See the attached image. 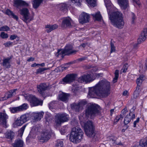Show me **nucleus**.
Returning <instances> with one entry per match:
<instances>
[{"label": "nucleus", "mask_w": 147, "mask_h": 147, "mask_svg": "<svg viewBox=\"0 0 147 147\" xmlns=\"http://www.w3.org/2000/svg\"><path fill=\"white\" fill-rule=\"evenodd\" d=\"M110 83L105 79L100 81L97 84L90 88L88 95L92 98L96 96L107 97L110 94Z\"/></svg>", "instance_id": "nucleus-1"}, {"label": "nucleus", "mask_w": 147, "mask_h": 147, "mask_svg": "<svg viewBox=\"0 0 147 147\" xmlns=\"http://www.w3.org/2000/svg\"><path fill=\"white\" fill-rule=\"evenodd\" d=\"M109 19L112 24L115 27L121 29L123 27L124 22L123 19V15L121 12L114 11L110 14L107 10Z\"/></svg>", "instance_id": "nucleus-2"}, {"label": "nucleus", "mask_w": 147, "mask_h": 147, "mask_svg": "<svg viewBox=\"0 0 147 147\" xmlns=\"http://www.w3.org/2000/svg\"><path fill=\"white\" fill-rule=\"evenodd\" d=\"M85 111L86 117L92 119H94L96 117H100L101 115L99 107L95 104H88Z\"/></svg>", "instance_id": "nucleus-3"}, {"label": "nucleus", "mask_w": 147, "mask_h": 147, "mask_svg": "<svg viewBox=\"0 0 147 147\" xmlns=\"http://www.w3.org/2000/svg\"><path fill=\"white\" fill-rule=\"evenodd\" d=\"M83 132L81 129L78 127L72 128L69 139L72 142L77 143L80 142L83 135Z\"/></svg>", "instance_id": "nucleus-4"}, {"label": "nucleus", "mask_w": 147, "mask_h": 147, "mask_svg": "<svg viewBox=\"0 0 147 147\" xmlns=\"http://www.w3.org/2000/svg\"><path fill=\"white\" fill-rule=\"evenodd\" d=\"M20 18L26 23L27 24L33 20L34 17L30 16L28 9L26 8H23L20 10Z\"/></svg>", "instance_id": "nucleus-5"}, {"label": "nucleus", "mask_w": 147, "mask_h": 147, "mask_svg": "<svg viewBox=\"0 0 147 147\" xmlns=\"http://www.w3.org/2000/svg\"><path fill=\"white\" fill-rule=\"evenodd\" d=\"M84 129L86 134L87 136H91L94 134L95 131V127L91 121H87L84 124Z\"/></svg>", "instance_id": "nucleus-6"}, {"label": "nucleus", "mask_w": 147, "mask_h": 147, "mask_svg": "<svg viewBox=\"0 0 147 147\" xmlns=\"http://www.w3.org/2000/svg\"><path fill=\"white\" fill-rule=\"evenodd\" d=\"M55 117V122L57 125H59L62 123L67 121L69 120L68 115L65 113H58Z\"/></svg>", "instance_id": "nucleus-7"}, {"label": "nucleus", "mask_w": 147, "mask_h": 147, "mask_svg": "<svg viewBox=\"0 0 147 147\" xmlns=\"http://www.w3.org/2000/svg\"><path fill=\"white\" fill-rule=\"evenodd\" d=\"M76 76V74H68L62 78L59 83L63 84H71L75 80Z\"/></svg>", "instance_id": "nucleus-8"}, {"label": "nucleus", "mask_w": 147, "mask_h": 147, "mask_svg": "<svg viewBox=\"0 0 147 147\" xmlns=\"http://www.w3.org/2000/svg\"><path fill=\"white\" fill-rule=\"evenodd\" d=\"M31 116L30 113H26L21 115L20 117L18 118L16 121L15 123L18 126H21L29 120Z\"/></svg>", "instance_id": "nucleus-9"}, {"label": "nucleus", "mask_w": 147, "mask_h": 147, "mask_svg": "<svg viewBox=\"0 0 147 147\" xmlns=\"http://www.w3.org/2000/svg\"><path fill=\"white\" fill-rule=\"evenodd\" d=\"M95 79L94 76L91 74L83 75L79 79V81L81 82L89 83L93 81Z\"/></svg>", "instance_id": "nucleus-10"}, {"label": "nucleus", "mask_w": 147, "mask_h": 147, "mask_svg": "<svg viewBox=\"0 0 147 147\" xmlns=\"http://www.w3.org/2000/svg\"><path fill=\"white\" fill-rule=\"evenodd\" d=\"M29 100L31 105L33 106H36L38 105H42L43 102L42 100H39L34 96L33 95H29Z\"/></svg>", "instance_id": "nucleus-11"}, {"label": "nucleus", "mask_w": 147, "mask_h": 147, "mask_svg": "<svg viewBox=\"0 0 147 147\" xmlns=\"http://www.w3.org/2000/svg\"><path fill=\"white\" fill-rule=\"evenodd\" d=\"M51 137V133L48 130L43 131L41 133V136L39 139L40 142L42 143L47 141Z\"/></svg>", "instance_id": "nucleus-12"}, {"label": "nucleus", "mask_w": 147, "mask_h": 147, "mask_svg": "<svg viewBox=\"0 0 147 147\" xmlns=\"http://www.w3.org/2000/svg\"><path fill=\"white\" fill-rule=\"evenodd\" d=\"M76 52V50H70L65 48L62 51L59 49L58 50L57 52V56L58 57L59 55H62L64 54L65 55H69Z\"/></svg>", "instance_id": "nucleus-13"}, {"label": "nucleus", "mask_w": 147, "mask_h": 147, "mask_svg": "<svg viewBox=\"0 0 147 147\" xmlns=\"http://www.w3.org/2000/svg\"><path fill=\"white\" fill-rule=\"evenodd\" d=\"M8 118V116L6 113H0V124L5 128L7 127V119Z\"/></svg>", "instance_id": "nucleus-14"}, {"label": "nucleus", "mask_w": 147, "mask_h": 147, "mask_svg": "<svg viewBox=\"0 0 147 147\" xmlns=\"http://www.w3.org/2000/svg\"><path fill=\"white\" fill-rule=\"evenodd\" d=\"M90 17V16L88 14L86 13L83 12L80 16L79 21L80 23L82 24L87 23L89 22Z\"/></svg>", "instance_id": "nucleus-15"}, {"label": "nucleus", "mask_w": 147, "mask_h": 147, "mask_svg": "<svg viewBox=\"0 0 147 147\" xmlns=\"http://www.w3.org/2000/svg\"><path fill=\"white\" fill-rule=\"evenodd\" d=\"M14 6L17 8L21 6L28 7L29 5L28 3L22 0H14Z\"/></svg>", "instance_id": "nucleus-16"}, {"label": "nucleus", "mask_w": 147, "mask_h": 147, "mask_svg": "<svg viewBox=\"0 0 147 147\" xmlns=\"http://www.w3.org/2000/svg\"><path fill=\"white\" fill-rule=\"evenodd\" d=\"M147 37V28L144 29L142 32L140 36L138 39V44L141 43L144 41Z\"/></svg>", "instance_id": "nucleus-17"}, {"label": "nucleus", "mask_w": 147, "mask_h": 147, "mask_svg": "<svg viewBox=\"0 0 147 147\" xmlns=\"http://www.w3.org/2000/svg\"><path fill=\"white\" fill-rule=\"evenodd\" d=\"M69 96V94L62 92V93L59 95L58 97L59 100H60L63 102H67L68 101Z\"/></svg>", "instance_id": "nucleus-18"}, {"label": "nucleus", "mask_w": 147, "mask_h": 147, "mask_svg": "<svg viewBox=\"0 0 147 147\" xmlns=\"http://www.w3.org/2000/svg\"><path fill=\"white\" fill-rule=\"evenodd\" d=\"M37 87L39 92L40 94H42L44 93L47 88V86L46 84L42 83L38 85Z\"/></svg>", "instance_id": "nucleus-19"}, {"label": "nucleus", "mask_w": 147, "mask_h": 147, "mask_svg": "<svg viewBox=\"0 0 147 147\" xmlns=\"http://www.w3.org/2000/svg\"><path fill=\"white\" fill-rule=\"evenodd\" d=\"M119 4L122 9H125L128 5V0H117Z\"/></svg>", "instance_id": "nucleus-20"}, {"label": "nucleus", "mask_w": 147, "mask_h": 147, "mask_svg": "<svg viewBox=\"0 0 147 147\" xmlns=\"http://www.w3.org/2000/svg\"><path fill=\"white\" fill-rule=\"evenodd\" d=\"M15 133L12 131L9 130L7 131L5 134V137L6 139L12 141L15 136Z\"/></svg>", "instance_id": "nucleus-21"}, {"label": "nucleus", "mask_w": 147, "mask_h": 147, "mask_svg": "<svg viewBox=\"0 0 147 147\" xmlns=\"http://www.w3.org/2000/svg\"><path fill=\"white\" fill-rule=\"evenodd\" d=\"M71 19L69 18H65L62 21L61 27H70L71 26Z\"/></svg>", "instance_id": "nucleus-22"}, {"label": "nucleus", "mask_w": 147, "mask_h": 147, "mask_svg": "<svg viewBox=\"0 0 147 147\" xmlns=\"http://www.w3.org/2000/svg\"><path fill=\"white\" fill-rule=\"evenodd\" d=\"M68 7V5L65 3H61L59 4L58 6L59 9L65 13H66L67 11Z\"/></svg>", "instance_id": "nucleus-23"}, {"label": "nucleus", "mask_w": 147, "mask_h": 147, "mask_svg": "<svg viewBox=\"0 0 147 147\" xmlns=\"http://www.w3.org/2000/svg\"><path fill=\"white\" fill-rule=\"evenodd\" d=\"M11 57H8L4 59L3 61L2 65L5 68H9L10 67L9 61L11 59Z\"/></svg>", "instance_id": "nucleus-24"}, {"label": "nucleus", "mask_w": 147, "mask_h": 147, "mask_svg": "<svg viewBox=\"0 0 147 147\" xmlns=\"http://www.w3.org/2000/svg\"><path fill=\"white\" fill-rule=\"evenodd\" d=\"M17 89H14L13 90H10L7 93V96H5L3 98V100H5L9 98H11L13 96H15L16 94V93Z\"/></svg>", "instance_id": "nucleus-25"}, {"label": "nucleus", "mask_w": 147, "mask_h": 147, "mask_svg": "<svg viewBox=\"0 0 147 147\" xmlns=\"http://www.w3.org/2000/svg\"><path fill=\"white\" fill-rule=\"evenodd\" d=\"M58 27V26L56 24H54L53 25H47L45 26V28H48L46 30V31L48 33H49L51 32L52 31L57 28Z\"/></svg>", "instance_id": "nucleus-26"}, {"label": "nucleus", "mask_w": 147, "mask_h": 147, "mask_svg": "<svg viewBox=\"0 0 147 147\" xmlns=\"http://www.w3.org/2000/svg\"><path fill=\"white\" fill-rule=\"evenodd\" d=\"M5 13L10 17L13 18L16 21L18 20V16L16 15L12 11L9 9H7Z\"/></svg>", "instance_id": "nucleus-27"}, {"label": "nucleus", "mask_w": 147, "mask_h": 147, "mask_svg": "<svg viewBox=\"0 0 147 147\" xmlns=\"http://www.w3.org/2000/svg\"><path fill=\"white\" fill-rule=\"evenodd\" d=\"M44 114V113L42 112L39 113H34L33 116L34 119L37 121L40 120L41 118L42 117Z\"/></svg>", "instance_id": "nucleus-28"}, {"label": "nucleus", "mask_w": 147, "mask_h": 147, "mask_svg": "<svg viewBox=\"0 0 147 147\" xmlns=\"http://www.w3.org/2000/svg\"><path fill=\"white\" fill-rule=\"evenodd\" d=\"M71 107L72 109L74 110L76 112L79 111L80 107V105L79 103H73L71 105Z\"/></svg>", "instance_id": "nucleus-29"}, {"label": "nucleus", "mask_w": 147, "mask_h": 147, "mask_svg": "<svg viewBox=\"0 0 147 147\" xmlns=\"http://www.w3.org/2000/svg\"><path fill=\"white\" fill-rule=\"evenodd\" d=\"M43 0H33V7L36 9L43 1Z\"/></svg>", "instance_id": "nucleus-30"}, {"label": "nucleus", "mask_w": 147, "mask_h": 147, "mask_svg": "<svg viewBox=\"0 0 147 147\" xmlns=\"http://www.w3.org/2000/svg\"><path fill=\"white\" fill-rule=\"evenodd\" d=\"M131 120V117L130 113L127 115L125 117L124 121V123L125 125H127L129 123Z\"/></svg>", "instance_id": "nucleus-31"}, {"label": "nucleus", "mask_w": 147, "mask_h": 147, "mask_svg": "<svg viewBox=\"0 0 147 147\" xmlns=\"http://www.w3.org/2000/svg\"><path fill=\"white\" fill-rule=\"evenodd\" d=\"M91 15L95 18L96 20L98 21H101L102 19V17L100 12H98L95 14H92Z\"/></svg>", "instance_id": "nucleus-32"}, {"label": "nucleus", "mask_w": 147, "mask_h": 147, "mask_svg": "<svg viewBox=\"0 0 147 147\" xmlns=\"http://www.w3.org/2000/svg\"><path fill=\"white\" fill-rule=\"evenodd\" d=\"M90 6L94 7L96 6V0H85Z\"/></svg>", "instance_id": "nucleus-33"}, {"label": "nucleus", "mask_w": 147, "mask_h": 147, "mask_svg": "<svg viewBox=\"0 0 147 147\" xmlns=\"http://www.w3.org/2000/svg\"><path fill=\"white\" fill-rule=\"evenodd\" d=\"M123 116L122 115H118L116 116L114 120V124H116L119 120L121 121L123 118Z\"/></svg>", "instance_id": "nucleus-34"}, {"label": "nucleus", "mask_w": 147, "mask_h": 147, "mask_svg": "<svg viewBox=\"0 0 147 147\" xmlns=\"http://www.w3.org/2000/svg\"><path fill=\"white\" fill-rule=\"evenodd\" d=\"M18 107L20 111L27 109L28 108V106L27 104L24 103Z\"/></svg>", "instance_id": "nucleus-35"}, {"label": "nucleus", "mask_w": 147, "mask_h": 147, "mask_svg": "<svg viewBox=\"0 0 147 147\" xmlns=\"http://www.w3.org/2000/svg\"><path fill=\"white\" fill-rule=\"evenodd\" d=\"M117 139V138L115 137H111L110 138V141L113 142V145L117 144L119 145H122V144L120 142L119 143H117L116 142V140Z\"/></svg>", "instance_id": "nucleus-36"}, {"label": "nucleus", "mask_w": 147, "mask_h": 147, "mask_svg": "<svg viewBox=\"0 0 147 147\" xmlns=\"http://www.w3.org/2000/svg\"><path fill=\"white\" fill-rule=\"evenodd\" d=\"M55 147H64L63 142L60 140H57L56 142Z\"/></svg>", "instance_id": "nucleus-37"}, {"label": "nucleus", "mask_w": 147, "mask_h": 147, "mask_svg": "<svg viewBox=\"0 0 147 147\" xmlns=\"http://www.w3.org/2000/svg\"><path fill=\"white\" fill-rule=\"evenodd\" d=\"M9 109L11 112L13 113H17L20 111L18 107L10 108Z\"/></svg>", "instance_id": "nucleus-38"}, {"label": "nucleus", "mask_w": 147, "mask_h": 147, "mask_svg": "<svg viewBox=\"0 0 147 147\" xmlns=\"http://www.w3.org/2000/svg\"><path fill=\"white\" fill-rule=\"evenodd\" d=\"M140 145L142 147H146L147 146V139L141 140L140 142Z\"/></svg>", "instance_id": "nucleus-39"}, {"label": "nucleus", "mask_w": 147, "mask_h": 147, "mask_svg": "<svg viewBox=\"0 0 147 147\" xmlns=\"http://www.w3.org/2000/svg\"><path fill=\"white\" fill-rule=\"evenodd\" d=\"M49 69V68H40L39 69H38L36 70V74H42L43 73V72L46 70L47 69Z\"/></svg>", "instance_id": "nucleus-40"}, {"label": "nucleus", "mask_w": 147, "mask_h": 147, "mask_svg": "<svg viewBox=\"0 0 147 147\" xmlns=\"http://www.w3.org/2000/svg\"><path fill=\"white\" fill-rule=\"evenodd\" d=\"M88 137L92 138V140L94 141H96L98 140L99 138L98 134H96L95 131L94 132V134L92 135L91 136H88Z\"/></svg>", "instance_id": "nucleus-41"}, {"label": "nucleus", "mask_w": 147, "mask_h": 147, "mask_svg": "<svg viewBox=\"0 0 147 147\" xmlns=\"http://www.w3.org/2000/svg\"><path fill=\"white\" fill-rule=\"evenodd\" d=\"M10 28L7 26H3L0 28V31H7L10 30Z\"/></svg>", "instance_id": "nucleus-42"}, {"label": "nucleus", "mask_w": 147, "mask_h": 147, "mask_svg": "<svg viewBox=\"0 0 147 147\" xmlns=\"http://www.w3.org/2000/svg\"><path fill=\"white\" fill-rule=\"evenodd\" d=\"M0 36L3 39L7 38L8 37V34L4 32H1Z\"/></svg>", "instance_id": "nucleus-43"}, {"label": "nucleus", "mask_w": 147, "mask_h": 147, "mask_svg": "<svg viewBox=\"0 0 147 147\" xmlns=\"http://www.w3.org/2000/svg\"><path fill=\"white\" fill-rule=\"evenodd\" d=\"M131 23L134 24L135 22V20L136 19V15L133 12H131Z\"/></svg>", "instance_id": "nucleus-44"}, {"label": "nucleus", "mask_w": 147, "mask_h": 147, "mask_svg": "<svg viewBox=\"0 0 147 147\" xmlns=\"http://www.w3.org/2000/svg\"><path fill=\"white\" fill-rule=\"evenodd\" d=\"M13 42H12L9 41L4 43L3 45L5 46V47H8L10 46H12L13 45Z\"/></svg>", "instance_id": "nucleus-45"}, {"label": "nucleus", "mask_w": 147, "mask_h": 147, "mask_svg": "<svg viewBox=\"0 0 147 147\" xmlns=\"http://www.w3.org/2000/svg\"><path fill=\"white\" fill-rule=\"evenodd\" d=\"M104 1L106 5V8L107 9V10H108L109 8V7L111 5V3L110 2V1H109V0H104Z\"/></svg>", "instance_id": "nucleus-46"}, {"label": "nucleus", "mask_w": 147, "mask_h": 147, "mask_svg": "<svg viewBox=\"0 0 147 147\" xmlns=\"http://www.w3.org/2000/svg\"><path fill=\"white\" fill-rule=\"evenodd\" d=\"M67 126L63 127L60 130V131L62 134H64L66 132L67 130Z\"/></svg>", "instance_id": "nucleus-47"}, {"label": "nucleus", "mask_w": 147, "mask_h": 147, "mask_svg": "<svg viewBox=\"0 0 147 147\" xmlns=\"http://www.w3.org/2000/svg\"><path fill=\"white\" fill-rule=\"evenodd\" d=\"M127 64L126 63L123 66V68L121 69V71L123 70L122 72L123 73H125L127 69Z\"/></svg>", "instance_id": "nucleus-48"}, {"label": "nucleus", "mask_w": 147, "mask_h": 147, "mask_svg": "<svg viewBox=\"0 0 147 147\" xmlns=\"http://www.w3.org/2000/svg\"><path fill=\"white\" fill-rule=\"evenodd\" d=\"M111 53L113 52H115V47L114 44L111 42Z\"/></svg>", "instance_id": "nucleus-49"}, {"label": "nucleus", "mask_w": 147, "mask_h": 147, "mask_svg": "<svg viewBox=\"0 0 147 147\" xmlns=\"http://www.w3.org/2000/svg\"><path fill=\"white\" fill-rule=\"evenodd\" d=\"M127 112V108H125L121 112V114L120 115H122L123 116V117L125 115L126 113Z\"/></svg>", "instance_id": "nucleus-50"}, {"label": "nucleus", "mask_w": 147, "mask_h": 147, "mask_svg": "<svg viewBox=\"0 0 147 147\" xmlns=\"http://www.w3.org/2000/svg\"><path fill=\"white\" fill-rule=\"evenodd\" d=\"M140 93L138 92L134 91V98H136L140 95Z\"/></svg>", "instance_id": "nucleus-51"}, {"label": "nucleus", "mask_w": 147, "mask_h": 147, "mask_svg": "<svg viewBox=\"0 0 147 147\" xmlns=\"http://www.w3.org/2000/svg\"><path fill=\"white\" fill-rule=\"evenodd\" d=\"M54 103L53 102H51L49 104V109H53L54 107Z\"/></svg>", "instance_id": "nucleus-52"}, {"label": "nucleus", "mask_w": 147, "mask_h": 147, "mask_svg": "<svg viewBox=\"0 0 147 147\" xmlns=\"http://www.w3.org/2000/svg\"><path fill=\"white\" fill-rule=\"evenodd\" d=\"M142 80H141L140 79L138 78L136 80V82L137 84V85H139L140 86H141V84L142 82Z\"/></svg>", "instance_id": "nucleus-53"}, {"label": "nucleus", "mask_w": 147, "mask_h": 147, "mask_svg": "<svg viewBox=\"0 0 147 147\" xmlns=\"http://www.w3.org/2000/svg\"><path fill=\"white\" fill-rule=\"evenodd\" d=\"M26 126V125H24L22 127H21L20 129V134H23Z\"/></svg>", "instance_id": "nucleus-54"}, {"label": "nucleus", "mask_w": 147, "mask_h": 147, "mask_svg": "<svg viewBox=\"0 0 147 147\" xmlns=\"http://www.w3.org/2000/svg\"><path fill=\"white\" fill-rule=\"evenodd\" d=\"M18 36L16 35H11L10 37V39L11 40H13L15 39Z\"/></svg>", "instance_id": "nucleus-55"}, {"label": "nucleus", "mask_w": 147, "mask_h": 147, "mask_svg": "<svg viewBox=\"0 0 147 147\" xmlns=\"http://www.w3.org/2000/svg\"><path fill=\"white\" fill-rule=\"evenodd\" d=\"M140 86H140L139 85H137L136 89L134 91L140 92L141 91L140 89Z\"/></svg>", "instance_id": "nucleus-56"}, {"label": "nucleus", "mask_w": 147, "mask_h": 147, "mask_svg": "<svg viewBox=\"0 0 147 147\" xmlns=\"http://www.w3.org/2000/svg\"><path fill=\"white\" fill-rule=\"evenodd\" d=\"M80 105H85L87 104V102L85 100H82L79 102Z\"/></svg>", "instance_id": "nucleus-57"}, {"label": "nucleus", "mask_w": 147, "mask_h": 147, "mask_svg": "<svg viewBox=\"0 0 147 147\" xmlns=\"http://www.w3.org/2000/svg\"><path fill=\"white\" fill-rule=\"evenodd\" d=\"M87 57H84L78 59V60L79 61H82L85 60L87 59Z\"/></svg>", "instance_id": "nucleus-58"}, {"label": "nucleus", "mask_w": 147, "mask_h": 147, "mask_svg": "<svg viewBox=\"0 0 147 147\" xmlns=\"http://www.w3.org/2000/svg\"><path fill=\"white\" fill-rule=\"evenodd\" d=\"M65 48H66V49H68L70 50H72V47L70 45H66Z\"/></svg>", "instance_id": "nucleus-59"}, {"label": "nucleus", "mask_w": 147, "mask_h": 147, "mask_svg": "<svg viewBox=\"0 0 147 147\" xmlns=\"http://www.w3.org/2000/svg\"><path fill=\"white\" fill-rule=\"evenodd\" d=\"M74 1L76 3H78L77 4L78 5H81V2L82 1V0H72Z\"/></svg>", "instance_id": "nucleus-60"}, {"label": "nucleus", "mask_w": 147, "mask_h": 147, "mask_svg": "<svg viewBox=\"0 0 147 147\" xmlns=\"http://www.w3.org/2000/svg\"><path fill=\"white\" fill-rule=\"evenodd\" d=\"M119 70H118L117 69H116L115 70V76L118 77H119Z\"/></svg>", "instance_id": "nucleus-61"}, {"label": "nucleus", "mask_w": 147, "mask_h": 147, "mask_svg": "<svg viewBox=\"0 0 147 147\" xmlns=\"http://www.w3.org/2000/svg\"><path fill=\"white\" fill-rule=\"evenodd\" d=\"M34 58L32 57H31L29 59H28L27 61L28 62H30V61H33L34 60Z\"/></svg>", "instance_id": "nucleus-62"}, {"label": "nucleus", "mask_w": 147, "mask_h": 147, "mask_svg": "<svg viewBox=\"0 0 147 147\" xmlns=\"http://www.w3.org/2000/svg\"><path fill=\"white\" fill-rule=\"evenodd\" d=\"M118 77H115L113 78V81L114 83H115L117 82V80Z\"/></svg>", "instance_id": "nucleus-63"}, {"label": "nucleus", "mask_w": 147, "mask_h": 147, "mask_svg": "<svg viewBox=\"0 0 147 147\" xmlns=\"http://www.w3.org/2000/svg\"><path fill=\"white\" fill-rule=\"evenodd\" d=\"M136 109V108L134 107H133L130 110V114L132 112L134 111V110L135 109Z\"/></svg>", "instance_id": "nucleus-64"}]
</instances>
